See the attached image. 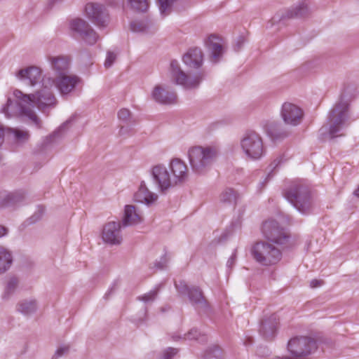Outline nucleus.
Masks as SVG:
<instances>
[{
	"instance_id": "c85d7f7f",
	"label": "nucleus",
	"mask_w": 359,
	"mask_h": 359,
	"mask_svg": "<svg viewBox=\"0 0 359 359\" xmlns=\"http://www.w3.org/2000/svg\"><path fill=\"white\" fill-rule=\"evenodd\" d=\"M36 302L34 300H24L18 305V311L24 315H29L36 310Z\"/></svg>"
},
{
	"instance_id": "6e6552de",
	"label": "nucleus",
	"mask_w": 359,
	"mask_h": 359,
	"mask_svg": "<svg viewBox=\"0 0 359 359\" xmlns=\"http://www.w3.org/2000/svg\"><path fill=\"white\" fill-rule=\"evenodd\" d=\"M262 231L264 236L268 241L276 244L283 245L289 241V233L281 227L276 220L265 221L262 224Z\"/></svg>"
},
{
	"instance_id": "4d7b16f0",
	"label": "nucleus",
	"mask_w": 359,
	"mask_h": 359,
	"mask_svg": "<svg viewBox=\"0 0 359 359\" xmlns=\"http://www.w3.org/2000/svg\"><path fill=\"white\" fill-rule=\"evenodd\" d=\"M252 343H253V339H252L251 337H249V338H248V339L245 341L244 344H245V346H248V345L252 344Z\"/></svg>"
},
{
	"instance_id": "72a5a7b5",
	"label": "nucleus",
	"mask_w": 359,
	"mask_h": 359,
	"mask_svg": "<svg viewBox=\"0 0 359 359\" xmlns=\"http://www.w3.org/2000/svg\"><path fill=\"white\" fill-rule=\"evenodd\" d=\"M177 0H157L161 14L163 16L169 15L172 11V6Z\"/></svg>"
},
{
	"instance_id": "f704fd0d",
	"label": "nucleus",
	"mask_w": 359,
	"mask_h": 359,
	"mask_svg": "<svg viewBox=\"0 0 359 359\" xmlns=\"http://www.w3.org/2000/svg\"><path fill=\"white\" fill-rule=\"evenodd\" d=\"M128 2L131 8L136 11L145 12L149 7L147 0H128Z\"/></svg>"
},
{
	"instance_id": "680f3d73",
	"label": "nucleus",
	"mask_w": 359,
	"mask_h": 359,
	"mask_svg": "<svg viewBox=\"0 0 359 359\" xmlns=\"http://www.w3.org/2000/svg\"><path fill=\"white\" fill-rule=\"evenodd\" d=\"M172 338H173V339H174V340H175V341H176V340H177V338H180V337H178V336H177H177H173V337H172Z\"/></svg>"
},
{
	"instance_id": "9b49d317",
	"label": "nucleus",
	"mask_w": 359,
	"mask_h": 359,
	"mask_svg": "<svg viewBox=\"0 0 359 359\" xmlns=\"http://www.w3.org/2000/svg\"><path fill=\"white\" fill-rule=\"evenodd\" d=\"M70 28L76 32L86 43L95 44L98 40V34L84 20L81 18L73 19L70 22Z\"/></svg>"
},
{
	"instance_id": "f8f14e48",
	"label": "nucleus",
	"mask_w": 359,
	"mask_h": 359,
	"mask_svg": "<svg viewBox=\"0 0 359 359\" xmlns=\"http://www.w3.org/2000/svg\"><path fill=\"white\" fill-rule=\"evenodd\" d=\"M280 116L285 124L297 126L303 120L304 111L299 107L293 103L285 102L280 109Z\"/></svg>"
},
{
	"instance_id": "f03ea898",
	"label": "nucleus",
	"mask_w": 359,
	"mask_h": 359,
	"mask_svg": "<svg viewBox=\"0 0 359 359\" xmlns=\"http://www.w3.org/2000/svg\"><path fill=\"white\" fill-rule=\"evenodd\" d=\"M284 196L299 212L307 215L311 212L313 199L306 185L294 182L285 190Z\"/></svg>"
},
{
	"instance_id": "412c9836",
	"label": "nucleus",
	"mask_w": 359,
	"mask_h": 359,
	"mask_svg": "<svg viewBox=\"0 0 359 359\" xmlns=\"http://www.w3.org/2000/svg\"><path fill=\"white\" fill-rule=\"evenodd\" d=\"M222 41V39L221 38L212 34L205 42L207 48L211 55V60L214 62H217L224 53V47Z\"/></svg>"
},
{
	"instance_id": "b1692460",
	"label": "nucleus",
	"mask_w": 359,
	"mask_h": 359,
	"mask_svg": "<svg viewBox=\"0 0 359 359\" xmlns=\"http://www.w3.org/2000/svg\"><path fill=\"white\" fill-rule=\"evenodd\" d=\"M135 201L141 203H145L150 205L158 198L157 194L151 192L144 182H142L138 191L134 195Z\"/></svg>"
},
{
	"instance_id": "4c0bfd02",
	"label": "nucleus",
	"mask_w": 359,
	"mask_h": 359,
	"mask_svg": "<svg viewBox=\"0 0 359 359\" xmlns=\"http://www.w3.org/2000/svg\"><path fill=\"white\" fill-rule=\"evenodd\" d=\"M44 208L43 207H39L38 210L29 217L27 219L26 222L28 224H34L41 219L42 217L43 213H44Z\"/></svg>"
},
{
	"instance_id": "5fc2aeb1",
	"label": "nucleus",
	"mask_w": 359,
	"mask_h": 359,
	"mask_svg": "<svg viewBox=\"0 0 359 359\" xmlns=\"http://www.w3.org/2000/svg\"><path fill=\"white\" fill-rule=\"evenodd\" d=\"M4 135H5V129L4 126L0 123V146L4 142Z\"/></svg>"
},
{
	"instance_id": "2eb2a0df",
	"label": "nucleus",
	"mask_w": 359,
	"mask_h": 359,
	"mask_svg": "<svg viewBox=\"0 0 359 359\" xmlns=\"http://www.w3.org/2000/svg\"><path fill=\"white\" fill-rule=\"evenodd\" d=\"M121 227L119 222H110L106 224L102 233L104 242L110 245H120L122 242Z\"/></svg>"
},
{
	"instance_id": "3c124183",
	"label": "nucleus",
	"mask_w": 359,
	"mask_h": 359,
	"mask_svg": "<svg viewBox=\"0 0 359 359\" xmlns=\"http://www.w3.org/2000/svg\"><path fill=\"white\" fill-rule=\"evenodd\" d=\"M133 130L132 128L128 126H121L119 130V135L124 136L126 135H129V133Z\"/></svg>"
},
{
	"instance_id": "e433bc0d",
	"label": "nucleus",
	"mask_w": 359,
	"mask_h": 359,
	"mask_svg": "<svg viewBox=\"0 0 359 359\" xmlns=\"http://www.w3.org/2000/svg\"><path fill=\"white\" fill-rule=\"evenodd\" d=\"M221 358L222 351L218 346H214L208 350L205 355V359H220Z\"/></svg>"
},
{
	"instance_id": "7ed1b4c3",
	"label": "nucleus",
	"mask_w": 359,
	"mask_h": 359,
	"mask_svg": "<svg viewBox=\"0 0 359 359\" xmlns=\"http://www.w3.org/2000/svg\"><path fill=\"white\" fill-rule=\"evenodd\" d=\"M218 151L214 147L195 146L188 151L190 165L194 172L203 173L206 172L215 161Z\"/></svg>"
},
{
	"instance_id": "052dcab7",
	"label": "nucleus",
	"mask_w": 359,
	"mask_h": 359,
	"mask_svg": "<svg viewBox=\"0 0 359 359\" xmlns=\"http://www.w3.org/2000/svg\"><path fill=\"white\" fill-rule=\"evenodd\" d=\"M354 195L359 197V187H358L357 189L355 190Z\"/></svg>"
},
{
	"instance_id": "ea45409f",
	"label": "nucleus",
	"mask_w": 359,
	"mask_h": 359,
	"mask_svg": "<svg viewBox=\"0 0 359 359\" xmlns=\"http://www.w3.org/2000/svg\"><path fill=\"white\" fill-rule=\"evenodd\" d=\"M282 158L278 157L276 158L269 166V173L268 174L267 177H266L264 182H262V184L264 186V184L266 183L267 180L271 177V172L275 170L281 163Z\"/></svg>"
},
{
	"instance_id": "603ef678",
	"label": "nucleus",
	"mask_w": 359,
	"mask_h": 359,
	"mask_svg": "<svg viewBox=\"0 0 359 359\" xmlns=\"http://www.w3.org/2000/svg\"><path fill=\"white\" fill-rule=\"evenodd\" d=\"M236 252H234L227 261V263H226L227 266L229 268H231L234 265V264L236 262Z\"/></svg>"
},
{
	"instance_id": "9d476101",
	"label": "nucleus",
	"mask_w": 359,
	"mask_h": 359,
	"mask_svg": "<svg viewBox=\"0 0 359 359\" xmlns=\"http://www.w3.org/2000/svg\"><path fill=\"white\" fill-rule=\"evenodd\" d=\"M151 174L161 192L165 194L170 189L175 187L168 170L164 165H154L151 168Z\"/></svg>"
},
{
	"instance_id": "6e6d98bb",
	"label": "nucleus",
	"mask_w": 359,
	"mask_h": 359,
	"mask_svg": "<svg viewBox=\"0 0 359 359\" xmlns=\"http://www.w3.org/2000/svg\"><path fill=\"white\" fill-rule=\"evenodd\" d=\"M8 232V229L4 226L0 225V238L5 236Z\"/></svg>"
},
{
	"instance_id": "a19ab883",
	"label": "nucleus",
	"mask_w": 359,
	"mask_h": 359,
	"mask_svg": "<svg viewBox=\"0 0 359 359\" xmlns=\"http://www.w3.org/2000/svg\"><path fill=\"white\" fill-rule=\"evenodd\" d=\"M157 296L156 290H151L147 294L142 296L138 297V299L144 302V303H149L153 302Z\"/></svg>"
},
{
	"instance_id": "864d4df0",
	"label": "nucleus",
	"mask_w": 359,
	"mask_h": 359,
	"mask_svg": "<svg viewBox=\"0 0 359 359\" xmlns=\"http://www.w3.org/2000/svg\"><path fill=\"white\" fill-rule=\"evenodd\" d=\"M323 284V281L320 280L313 279L310 282V286L312 288L318 287Z\"/></svg>"
},
{
	"instance_id": "e2e57ef3",
	"label": "nucleus",
	"mask_w": 359,
	"mask_h": 359,
	"mask_svg": "<svg viewBox=\"0 0 359 359\" xmlns=\"http://www.w3.org/2000/svg\"><path fill=\"white\" fill-rule=\"evenodd\" d=\"M238 49L241 48V43L238 42Z\"/></svg>"
},
{
	"instance_id": "a18cd8bd",
	"label": "nucleus",
	"mask_w": 359,
	"mask_h": 359,
	"mask_svg": "<svg viewBox=\"0 0 359 359\" xmlns=\"http://www.w3.org/2000/svg\"><path fill=\"white\" fill-rule=\"evenodd\" d=\"M168 259L167 254L165 253L158 262H155V266L158 269H163L166 266Z\"/></svg>"
},
{
	"instance_id": "2f4dec72",
	"label": "nucleus",
	"mask_w": 359,
	"mask_h": 359,
	"mask_svg": "<svg viewBox=\"0 0 359 359\" xmlns=\"http://www.w3.org/2000/svg\"><path fill=\"white\" fill-rule=\"evenodd\" d=\"M302 2L293 9L290 10L287 13L288 18H294V17H304L308 13V8L307 6L304 4V1L302 0Z\"/></svg>"
},
{
	"instance_id": "cd10ccee",
	"label": "nucleus",
	"mask_w": 359,
	"mask_h": 359,
	"mask_svg": "<svg viewBox=\"0 0 359 359\" xmlns=\"http://www.w3.org/2000/svg\"><path fill=\"white\" fill-rule=\"evenodd\" d=\"M268 133L273 139H283L289 136L290 133L280 128L278 123L273 122L268 126Z\"/></svg>"
},
{
	"instance_id": "f3484780",
	"label": "nucleus",
	"mask_w": 359,
	"mask_h": 359,
	"mask_svg": "<svg viewBox=\"0 0 359 359\" xmlns=\"http://www.w3.org/2000/svg\"><path fill=\"white\" fill-rule=\"evenodd\" d=\"M80 82V79L75 75H63L57 76L54 83L61 95H65L70 93Z\"/></svg>"
},
{
	"instance_id": "39448f33",
	"label": "nucleus",
	"mask_w": 359,
	"mask_h": 359,
	"mask_svg": "<svg viewBox=\"0 0 359 359\" xmlns=\"http://www.w3.org/2000/svg\"><path fill=\"white\" fill-rule=\"evenodd\" d=\"M251 253L255 261L263 266L276 264L282 258L281 251L265 241L257 242L252 246Z\"/></svg>"
},
{
	"instance_id": "4468645a",
	"label": "nucleus",
	"mask_w": 359,
	"mask_h": 359,
	"mask_svg": "<svg viewBox=\"0 0 359 359\" xmlns=\"http://www.w3.org/2000/svg\"><path fill=\"white\" fill-rule=\"evenodd\" d=\"M87 16L91 21L99 27H104L107 22L108 14L105 8L100 4L88 3L86 6Z\"/></svg>"
},
{
	"instance_id": "ddd939ff",
	"label": "nucleus",
	"mask_w": 359,
	"mask_h": 359,
	"mask_svg": "<svg viewBox=\"0 0 359 359\" xmlns=\"http://www.w3.org/2000/svg\"><path fill=\"white\" fill-rule=\"evenodd\" d=\"M169 168L175 187L184 184L188 180V168L182 160L177 158H172L169 163Z\"/></svg>"
},
{
	"instance_id": "c03bdc74",
	"label": "nucleus",
	"mask_w": 359,
	"mask_h": 359,
	"mask_svg": "<svg viewBox=\"0 0 359 359\" xmlns=\"http://www.w3.org/2000/svg\"><path fill=\"white\" fill-rule=\"evenodd\" d=\"M69 346H60L56 350L52 359H57L58 358L62 357V355L67 354L69 352Z\"/></svg>"
},
{
	"instance_id": "79ce46f5",
	"label": "nucleus",
	"mask_w": 359,
	"mask_h": 359,
	"mask_svg": "<svg viewBox=\"0 0 359 359\" xmlns=\"http://www.w3.org/2000/svg\"><path fill=\"white\" fill-rule=\"evenodd\" d=\"M118 117L119 120L125 122L130 121L131 120V113L130 111L126 108L121 109L118 112Z\"/></svg>"
},
{
	"instance_id": "a211bd4d",
	"label": "nucleus",
	"mask_w": 359,
	"mask_h": 359,
	"mask_svg": "<svg viewBox=\"0 0 359 359\" xmlns=\"http://www.w3.org/2000/svg\"><path fill=\"white\" fill-rule=\"evenodd\" d=\"M47 58L50 64L51 69L57 74V76H62L67 74L70 65V58L69 56L49 55Z\"/></svg>"
},
{
	"instance_id": "f257e3e1",
	"label": "nucleus",
	"mask_w": 359,
	"mask_h": 359,
	"mask_svg": "<svg viewBox=\"0 0 359 359\" xmlns=\"http://www.w3.org/2000/svg\"><path fill=\"white\" fill-rule=\"evenodd\" d=\"M54 84L51 78L43 79V88L34 94H25L20 90H15L13 95L17 99L18 105V114L27 117L37 127H41V121L33 110L36 106L42 112L46 109L55 107L57 100L48 86Z\"/></svg>"
},
{
	"instance_id": "473e14b6",
	"label": "nucleus",
	"mask_w": 359,
	"mask_h": 359,
	"mask_svg": "<svg viewBox=\"0 0 359 359\" xmlns=\"http://www.w3.org/2000/svg\"><path fill=\"white\" fill-rule=\"evenodd\" d=\"M237 198V194L233 189H226L220 195V201L224 203H236Z\"/></svg>"
},
{
	"instance_id": "58836bf2",
	"label": "nucleus",
	"mask_w": 359,
	"mask_h": 359,
	"mask_svg": "<svg viewBox=\"0 0 359 359\" xmlns=\"http://www.w3.org/2000/svg\"><path fill=\"white\" fill-rule=\"evenodd\" d=\"M44 208L43 207H39L38 210L29 217L27 219L26 222L28 224H34L41 219L42 217L43 213H44Z\"/></svg>"
},
{
	"instance_id": "c9c22d12",
	"label": "nucleus",
	"mask_w": 359,
	"mask_h": 359,
	"mask_svg": "<svg viewBox=\"0 0 359 359\" xmlns=\"http://www.w3.org/2000/svg\"><path fill=\"white\" fill-rule=\"evenodd\" d=\"M18 284V280L15 277H12L7 283L3 298H8L9 296L14 292Z\"/></svg>"
},
{
	"instance_id": "aec40b11",
	"label": "nucleus",
	"mask_w": 359,
	"mask_h": 359,
	"mask_svg": "<svg viewBox=\"0 0 359 359\" xmlns=\"http://www.w3.org/2000/svg\"><path fill=\"white\" fill-rule=\"evenodd\" d=\"M16 76L20 80H28L32 86H36L41 80V70L40 68L31 66L20 69L16 73Z\"/></svg>"
},
{
	"instance_id": "4be33fe9",
	"label": "nucleus",
	"mask_w": 359,
	"mask_h": 359,
	"mask_svg": "<svg viewBox=\"0 0 359 359\" xmlns=\"http://www.w3.org/2000/svg\"><path fill=\"white\" fill-rule=\"evenodd\" d=\"M25 200V194L22 191L0 193V209L14 207Z\"/></svg>"
},
{
	"instance_id": "dca6fc26",
	"label": "nucleus",
	"mask_w": 359,
	"mask_h": 359,
	"mask_svg": "<svg viewBox=\"0 0 359 359\" xmlns=\"http://www.w3.org/2000/svg\"><path fill=\"white\" fill-rule=\"evenodd\" d=\"M151 97L156 102L170 105L177 102V96L175 91L169 90L161 85H156L151 91Z\"/></svg>"
},
{
	"instance_id": "20e7f679",
	"label": "nucleus",
	"mask_w": 359,
	"mask_h": 359,
	"mask_svg": "<svg viewBox=\"0 0 359 359\" xmlns=\"http://www.w3.org/2000/svg\"><path fill=\"white\" fill-rule=\"evenodd\" d=\"M317 349L316 341L309 337H296L287 343V350L291 358L276 356L273 359H304Z\"/></svg>"
},
{
	"instance_id": "de8ad7c7",
	"label": "nucleus",
	"mask_w": 359,
	"mask_h": 359,
	"mask_svg": "<svg viewBox=\"0 0 359 359\" xmlns=\"http://www.w3.org/2000/svg\"><path fill=\"white\" fill-rule=\"evenodd\" d=\"M13 104V102L12 100L8 98V100H7V102H6V106H4L2 109H1V112L4 113L5 114V116L7 117V118H11L13 116L11 114H10L9 113V109L11 107V105Z\"/></svg>"
},
{
	"instance_id": "393cba45",
	"label": "nucleus",
	"mask_w": 359,
	"mask_h": 359,
	"mask_svg": "<svg viewBox=\"0 0 359 359\" xmlns=\"http://www.w3.org/2000/svg\"><path fill=\"white\" fill-rule=\"evenodd\" d=\"M184 62L192 68H198L203 63V53L198 48H193L183 56Z\"/></svg>"
},
{
	"instance_id": "13d9d810",
	"label": "nucleus",
	"mask_w": 359,
	"mask_h": 359,
	"mask_svg": "<svg viewBox=\"0 0 359 359\" xmlns=\"http://www.w3.org/2000/svg\"><path fill=\"white\" fill-rule=\"evenodd\" d=\"M70 121H71V120H69V121H67V122L64 123L61 126V127H60V130H62L63 128H65V127L67 124H69V123Z\"/></svg>"
},
{
	"instance_id": "bb28decb",
	"label": "nucleus",
	"mask_w": 359,
	"mask_h": 359,
	"mask_svg": "<svg viewBox=\"0 0 359 359\" xmlns=\"http://www.w3.org/2000/svg\"><path fill=\"white\" fill-rule=\"evenodd\" d=\"M13 263V257L10 251L0 246V274L8 271Z\"/></svg>"
},
{
	"instance_id": "5701e85b",
	"label": "nucleus",
	"mask_w": 359,
	"mask_h": 359,
	"mask_svg": "<svg viewBox=\"0 0 359 359\" xmlns=\"http://www.w3.org/2000/svg\"><path fill=\"white\" fill-rule=\"evenodd\" d=\"M187 295L191 304L196 310L203 312H206L208 310V302L198 287H191V290Z\"/></svg>"
},
{
	"instance_id": "37998d69",
	"label": "nucleus",
	"mask_w": 359,
	"mask_h": 359,
	"mask_svg": "<svg viewBox=\"0 0 359 359\" xmlns=\"http://www.w3.org/2000/svg\"><path fill=\"white\" fill-rule=\"evenodd\" d=\"M175 287L181 294H188L191 290V287H189L184 281L175 283Z\"/></svg>"
},
{
	"instance_id": "09e8293b",
	"label": "nucleus",
	"mask_w": 359,
	"mask_h": 359,
	"mask_svg": "<svg viewBox=\"0 0 359 359\" xmlns=\"http://www.w3.org/2000/svg\"><path fill=\"white\" fill-rule=\"evenodd\" d=\"M177 352V350L173 348H168L163 353L161 359H171Z\"/></svg>"
},
{
	"instance_id": "0eeeda50",
	"label": "nucleus",
	"mask_w": 359,
	"mask_h": 359,
	"mask_svg": "<svg viewBox=\"0 0 359 359\" xmlns=\"http://www.w3.org/2000/svg\"><path fill=\"white\" fill-rule=\"evenodd\" d=\"M243 151L252 160L259 159L265 153L263 141L255 131L246 133L241 140Z\"/></svg>"
},
{
	"instance_id": "0e129e2a",
	"label": "nucleus",
	"mask_w": 359,
	"mask_h": 359,
	"mask_svg": "<svg viewBox=\"0 0 359 359\" xmlns=\"http://www.w3.org/2000/svg\"><path fill=\"white\" fill-rule=\"evenodd\" d=\"M109 292H107V293H106V294H105V297H106V298H107V296L109 294Z\"/></svg>"
},
{
	"instance_id": "c756f323",
	"label": "nucleus",
	"mask_w": 359,
	"mask_h": 359,
	"mask_svg": "<svg viewBox=\"0 0 359 359\" xmlns=\"http://www.w3.org/2000/svg\"><path fill=\"white\" fill-rule=\"evenodd\" d=\"M7 133L12 134L14 141L19 144L25 142L29 137V133L28 131L22 130L18 128H8Z\"/></svg>"
},
{
	"instance_id": "bf43d9fd",
	"label": "nucleus",
	"mask_w": 359,
	"mask_h": 359,
	"mask_svg": "<svg viewBox=\"0 0 359 359\" xmlns=\"http://www.w3.org/2000/svg\"><path fill=\"white\" fill-rule=\"evenodd\" d=\"M120 3V0H116V2H110L109 4L111 6H116Z\"/></svg>"
},
{
	"instance_id": "7c9ffc66",
	"label": "nucleus",
	"mask_w": 359,
	"mask_h": 359,
	"mask_svg": "<svg viewBox=\"0 0 359 359\" xmlns=\"http://www.w3.org/2000/svg\"><path fill=\"white\" fill-rule=\"evenodd\" d=\"M151 25L147 20L133 21L130 23V29L134 32L150 33Z\"/></svg>"
},
{
	"instance_id": "423d86ee",
	"label": "nucleus",
	"mask_w": 359,
	"mask_h": 359,
	"mask_svg": "<svg viewBox=\"0 0 359 359\" xmlns=\"http://www.w3.org/2000/svg\"><path fill=\"white\" fill-rule=\"evenodd\" d=\"M348 104L347 102L340 101L332 109L328 116L329 134L331 138L343 136L340 133L346 126L347 121Z\"/></svg>"
},
{
	"instance_id": "8fccbe9b",
	"label": "nucleus",
	"mask_w": 359,
	"mask_h": 359,
	"mask_svg": "<svg viewBox=\"0 0 359 359\" xmlns=\"http://www.w3.org/2000/svg\"><path fill=\"white\" fill-rule=\"evenodd\" d=\"M199 335V332L197 330L192 329L187 334L184 335L186 339H197Z\"/></svg>"
},
{
	"instance_id": "a878e982",
	"label": "nucleus",
	"mask_w": 359,
	"mask_h": 359,
	"mask_svg": "<svg viewBox=\"0 0 359 359\" xmlns=\"http://www.w3.org/2000/svg\"><path fill=\"white\" fill-rule=\"evenodd\" d=\"M142 221V214L136 209L135 206L128 205L125 207L123 225H135Z\"/></svg>"
},
{
	"instance_id": "6ab92c4d",
	"label": "nucleus",
	"mask_w": 359,
	"mask_h": 359,
	"mask_svg": "<svg viewBox=\"0 0 359 359\" xmlns=\"http://www.w3.org/2000/svg\"><path fill=\"white\" fill-rule=\"evenodd\" d=\"M278 319L276 315L264 318L259 328L260 334L266 340H272L276 333Z\"/></svg>"
},
{
	"instance_id": "1a4fd4ad",
	"label": "nucleus",
	"mask_w": 359,
	"mask_h": 359,
	"mask_svg": "<svg viewBox=\"0 0 359 359\" xmlns=\"http://www.w3.org/2000/svg\"><path fill=\"white\" fill-rule=\"evenodd\" d=\"M170 74L172 79L177 85L182 86L186 89H194L199 86L203 79V75L198 74L190 78L180 68L177 60H172L170 64Z\"/></svg>"
},
{
	"instance_id": "49530a36",
	"label": "nucleus",
	"mask_w": 359,
	"mask_h": 359,
	"mask_svg": "<svg viewBox=\"0 0 359 359\" xmlns=\"http://www.w3.org/2000/svg\"><path fill=\"white\" fill-rule=\"evenodd\" d=\"M115 60H116V55L114 53L109 51L107 53V58L104 62L105 67H107V68L110 67L112 65V64L114 63V62L115 61Z\"/></svg>"
}]
</instances>
